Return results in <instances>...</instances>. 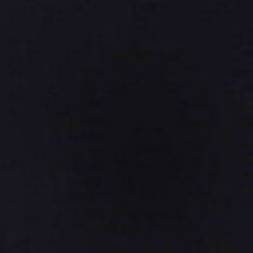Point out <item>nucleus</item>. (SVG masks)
Masks as SVG:
<instances>
[{"instance_id": "1", "label": "nucleus", "mask_w": 253, "mask_h": 253, "mask_svg": "<svg viewBox=\"0 0 253 253\" xmlns=\"http://www.w3.org/2000/svg\"><path fill=\"white\" fill-rule=\"evenodd\" d=\"M226 193H227V194H230L231 193V191L230 190H226Z\"/></svg>"}, {"instance_id": "2", "label": "nucleus", "mask_w": 253, "mask_h": 253, "mask_svg": "<svg viewBox=\"0 0 253 253\" xmlns=\"http://www.w3.org/2000/svg\"><path fill=\"white\" fill-rule=\"evenodd\" d=\"M72 191H70V190H64V191H63L62 192H63L64 193H69V192H71Z\"/></svg>"}, {"instance_id": "3", "label": "nucleus", "mask_w": 253, "mask_h": 253, "mask_svg": "<svg viewBox=\"0 0 253 253\" xmlns=\"http://www.w3.org/2000/svg\"><path fill=\"white\" fill-rule=\"evenodd\" d=\"M241 182V180L236 181V183H237L238 184L240 183Z\"/></svg>"}]
</instances>
